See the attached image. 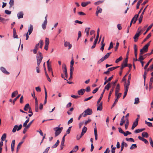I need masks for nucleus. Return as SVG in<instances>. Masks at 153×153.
Instances as JSON below:
<instances>
[{"instance_id":"6e6552de","label":"nucleus","mask_w":153,"mask_h":153,"mask_svg":"<svg viewBox=\"0 0 153 153\" xmlns=\"http://www.w3.org/2000/svg\"><path fill=\"white\" fill-rule=\"evenodd\" d=\"M43 44V41L40 40L39 42L36 45L35 48H42Z\"/></svg>"},{"instance_id":"603ef678","label":"nucleus","mask_w":153,"mask_h":153,"mask_svg":"<svg viewBox=\"0 0 153 153\" xmlns=\"http://www.w3.org/2000/svg\"><path fill=\"white\" fill-rule=\"evenodd\" d=\"M129 124V122L128 121V119H127V120L126 122V124L125 125V128L126 130L128 129Z\"/></svg>"},{"instance_id":"39448f33","label":"nucleus","mask_w":153,"mask_h":153,"mask_svg":"<svg viewBox=\"0 0 153 153\" xmlns=\"http://www.w3.org/2000/svg\"><path fill=\"white\" fill-rule=\"evenodd\" d=\"M22 124H20L19 126L17 125H15L12 130V132L13 133L15 132L16 130L18 131L20 130L22 128Z\"/></svg>"},{"instance_id":"6e6d98bb","label":"nucleus","mask_w":153,"mask_h":153,"mask_svg":"<svg viewBox=\"0 0 153 153\" xmlns=\"http://www.w3.org/2000/svg\"><path fill=\"white\" fill-rule=\"evenodd\" d=\"M128 64H124L123 63L121 65V67L120 68V69L121 70H122L125 67L127 66Z\"/></svg>"},{"instance_id":"37998d69","label":"nucleus","mask_w":153,"mask_h":153,"mask_svg":"<svg viewBox=\"0 0 153 153\" xmlns=\"http://www.w3.org/2000/svg\"><path fill=\"white\" fill-rule=\"evenodd\" d=\"M143 0H139L138 1L136 6L137 9H138L139 8V6L140 4V3L142 2Z\"/></svg>"},{"instance_id":"338daca9","label":"nucleus","mask_w":153,"mask_h":153,"mask_svg":"<svg viewBox=\"0 0 153 153\" xmlns=\"http://www.w3.org/2000/svg\"><path fill=\"white\" fill-rule=\"evenodd\" d=\"M149 142L151 146L153 148V141L151 137L149 138Z\"/></svg>"},{"instance_id":"7c9ffc66","label":"nucleus","mask_w":153,"mask_h":153,"mask_svg":"<svg viewBox=\"0 0 153 153\" xmlns=\"http://www.w3.org/2000/svg\"><path fill=\"white\" fill-rule=\"evenodd\" d=\"M47 21H46V20H45L43 23L42 24V28L45 29L46 28V26L47 25Z\"/></svg>"},{"instance_id":"f257e3e1","label":"nucleus","mask_w":153,"mask_h":153,"mask_svg":"<svg viewBox=\"0 0 153 153\" xmlns=\"http://www.w3.org/2000/svg\"><path fill=\"white\" fill-rule=\"evenodd\" d=\"M142 29L141 27H139L137 30V33L134 37L135 42H136L138 39V37L142 34Z\"/></svg>"},{"instance_id":"49530a36","label":"nucleus","mask_w":153,"mask_h":153,"mask_svg":"<svg viewBox=\"0 0 153 153\" xmlns=\"http://www.w3.org/2000/svg\"><path fill=\"white\" fill-rule=\"evenodd\" d=\"M145 123L149 127H152V123H151L148 122L146 120H145Z\"/></svg>"},{"instance_id":"1a4fd4ad","label":"nucleus","mask_w":153,"mask_h":153,"mask_svg":"<svg viewBox=\"0 0 153 153\" xmlns=\"http://www.w3.org/2000/svg\"><path fill=\"white\" fill-rule=\"evenodd\" d=\"M102 9L99 6H98L97 8V10L96 12V15L97 16H98L99 13H101L102 12Z\"/></svg>"},{"instance_id":"58836bf2","label":"nucleus","mask_w":153,"mask_h":153,"mask_svg":"<svg viewBox=\"0 0 153 153\" xmlns=\"http://www.w3.org/2000/svg\"><path fill=\"white\" fill-rule=\"evenodd\" d=\"M18 94V92L17 91H16L13 92L12 94L11 97H14L17 94Z\"/></svg>"},{"instance_id":"69168bd1","label":"nucleus","mask_w":153,"mask_h":153,"mask_svg":"<svg viewBox=\"0 0 153 153\" xmlns=\"http://www.w3.org/2000/svg\"><path fill=\"white\" fill-rule=\"evenodd\" d=\"M131 134V132H129L128 131H127L126 132H124V133L123 134L125 136H127L128 134Z\"/></svg>"},{"instance_id":"393cba45","label":"nucleus","mask_w":153,"mask_h":153,"mask_svg":"<svg viewBox=\"0 0 153 153\" xmlns=\"http://www.w3.org/2000/svg\"><path fill=\"white\" fill-rule=\"evenodd\" d=\"M120 90V85L119 84H118L117 85L116 88L115 93H118Z\"/></svg>"},{"instance_id":"a211bd4d","label":"nucleus","mask_w":153,"mask_h":153,"mask_svg":"<svg viewBox=\"0 0 153 153\" xmlns=\"http://www.w3.org/2000/svg\"><path fill=\"white\" fill-rule=\"evenodd\" d=\"M124 87L125 91L123 96V98H124L126 96L129 88V87L126 86H124Z\"/></svg>"},{"instance_id":"412c9836","label":"nucleus","mask_w":153,"mask_h":153,"mask_svg":"<svg viewBox=\"0 0 153 153\" xmlns=\"http://www.w3.org/2000/svg\"><path fill=\"white\" fill-rule=\"evenodd\" d=\"M87 129V128L86 127L84 126L83 127L81 133L82 134V136H83L85 133L86 132Z\"/></svg>"},{"instance_id":"a18cd8bd","label":"nucleus","mask_w":153,"mask_h":153,"mask_svg":"<svg viewBox=\"0 0 153 153\" xmlns=\"http://www.w3.org/2000/svg\"><path fill=\"white\" fill-rule=\"evenodd\" d=\"M29 122V118H28L27 120L25 121V122L23 124V126L25 128H26V126H27V123Z\"/></svg>"},{"instance_id":"cd10ccee","label":"nucleus","mask_w":153,"mask_h":153,"mask_svg":"<svg viewBox=\"0 0 153 153\" xmlns=\"http://www.w3.org/2000/svg\"><path fill=\"white\" fill-rule=\"evenodd\" d=\"M13 36L14 38H18V36L16 35V30L15 28L13 29Z\"/></svg>"},{"instance_id":"5701e85b","label":"nucleus","mask_w":153,"mask_h":153,"mask_svg":"<svg viewBox=\"0 0 153 153\" xmlns=\"http://www.w3.org/2000/svg\"><path fill=\"white\" fill-rule=\"evenodd\" d=\"M91 3L90 1H87V2H82L81 3V5L83 7H85L88 4H90Z\"/></svg>"},{"instance_id":"c85d7f7f","label":"nucleus","mask_w":153,"mask_h":153,"mask_svg":"<svg viewBox=\"0 0 153 153\" xmlns=\"http://www.w3.org/2000/svg\"><path fill=\"white\" fill-rule=\"evenodd\" d=\"M65 47H68L69 48H71L72 47V45L70 44L69 42H66L65 43Z\"/></svg>"},{"instance_id":"4be33fe9","label":"nucleus","mask_w":153,"mask_h":153,"mask_svg":"<svg viewBox=\"0 0 153 153\" xmlns=\"http://www.w3.org/2000/svg\"><path fill=\"white\" fill-rule=\"evenodd\" d=\"M148 49V48H142L140 51V55H143L144 53L147 52Z\"/></svg>"},{"instance_id":"052dcab7","label":"nucleus","mask_w":153,"mask_h":153,"mask_svg":"<svg viewBox=\"0 0 153 153\" xmlns=\"http://www.w3.org/2000/svg\"><path fill=\"white\" fill-rule=\"evenodd\" d=\"M20 96V94L18 95L17 97L15 98L13 100V105L14 104L15 101L18 99Z\"/></svg>"},{"instance_id":"20e7f679","label":"nucleus","mask_w":153,"mask_h":153,"mask_svg":"<svg viewBox=\"0 0 153 153\" xmlns=\"http://www.w3.org/2000/svg\"><path fill=\"white\" fill-rule=\"evenodd\" d=\"M83 114V117H85L88 115L91 114H92V110L91 109L88 108L84 111Z\"/></svg>"},{"instance_id":"3c124183","label":"nucleus","mask_w":153,"mask_h":153,"mask_svg":"<svg viewBox=\"0 0 153 153\" xmlns=\"http://www.w3.org/2000/svg\"><path fill=\"white\" fill-rule=\"evenodd\" d=\"M14 3V0H10V2H9V4H10V7H11L13 5Z\"/></svg>"},{"instance_id":"473e14b6","label":"nucleus","mask_w":153,"mask_h":153,"mask_svg":"<svg viewBox=\"0 0 153 153\" xmlns=\"http://www.w3.org/2000/svg\"><path fill=\"white\" fill-rule=\"evenodd\" d=\"M23 143V142H21L19 143L16 149L17 152H18L19 149H20V148L21 145Z\"/></svg>"},{"instance_id":"b1692460","label":"nucleus","mask_w":153,"mask_h":153,"mask_svg":"<svg viewBox=\"0 0 153 153\" xmlns=\"http://www.w3.org/2000/svg\"><path fill=\"white\" fill-rule=\"evenodd\" d=\"M145 130V128L138 129L135 130L134 132L136 133H137L139 132H140L143 131Z\"/></svg>"},{"instance_id":"423d86ee","label":"nucleus","mask_w":153,"mask_h":153,"mask_svg":"<svg viewBox=\"0 0 153 153\" xmlns=\"http://www.w3.org/2000/svg\"><path fill=\"white\" fill-rule=\"evenodd\" d=\"M102 102H101L100 103H98V101L97 102V110L101 111L102 109Z\"/></svg>"},{"instance_id":"09e8293b","label":"nucleus","mask_w":153,"mask_h":153,"mask_svg":"<svg viewBox=\"0 0 153 153\" xmlns=\"http://www.w3.org/2000/svg\"><path fill=\"white\" fill-rule=\"evenodd\" d=\"M90 29V27H86L85 29V31L86 32V35L87 36H88L89 35V30Z\"/></svg>"},{"instance_id":"7ed1b4c3","label":"nucleus","mask_w":153,"mask_h":153,"mask_svg":"<svg viewBox=\"0 0 153 153\" xmlns=\"http://www.w3.org/2000/svg\"><path fill=\"white\" fill-rule=\"evenodd\" d=\"M38 54L39 55H37L36 56L37 65L38 66H39L43 58L42 55L41 53L40 52H39Z\"/></svg>"},{"instance_id":"0eeeda50","label":"nucleus","mask_w":153,"mask_h":153,"mask_svg":"<svg viewBox=\"0 0 153 153\" xmlns=\"http://www.w3.org/2000/svg\"><path fill=\"white\" fill-rule=\"evenodd\" d=\"M139 118H137L135 120V121L133 122L131 129L133 130L138 125Z\"/></svg>"},{"instance_id":"bf43d9fd","label":"nucleus","mask_w":153,"mask_h":153,"mask_svg":"<svg viewBox=\"0 0 153 153\" xmlns=\"http://www.w3.org/2000/svg\"><path fill=\"white\" fill-rule=\"evenodd\" d=\"M111 152L112 153H114L115 152V149H116V147H113V145H112L111 146Z\"/></svg>"},{"instance_id":"e433bc0d","label":"nucleus","mask_w":153,"mask_h":153,"mask_svg":"<svg viewBox=\"0 0 153 153\" xmlns=\"http://www.w3.org/2000/svg\"><path fill=\"white\" fill-rule=\"evenodd\" d=\"M110 83H108L107 84L105 87L104 89L105 90L106 89L107 90H108L109 88L110 87Z\"/></svg>"},{"instance_id":"a878e982","label":"nucleus","mask_w":153,"mask_h":153,"mask_svg":"<svg viewBox=\"0 0 153 153\" xmlns=\"http://www.w3.org/2000/svg\"><path fill=\"white\" fill-rule=\"evenodd\" d=\"M105 92V89H104L103 90V92H102V93L101 94V96H100V98H99V99H98V100L97 101L98 103H100V102L101 99H102V98L103 94H104Z\"/></svg>"},{"instance_id":"c756f323","label":"nucleus","mask_w":153,"mask_h":153,"mask_svg":"<svg viewBox=\"0 0 153 153\" xmlns=\"http://www.w3.org/2000/svg\"><path fill=\"white\" fill-rule=\"evenodd\" d=\"M153 26V24H152L150 25L149 27L147 28L146 32L143 33L144 35H145L148 31Z\"/></svg>"},{"instance_id":"72a5a7b5","label":"nucleus","mask_w":153,"mask_h":153,"mask_svg":"<svg viewBox=\"0 0 153 153\" xmlns=\"http://www.w3.org/2000/svg\"><path fill=\"white\" fill-rule=\"evenodd\" d=\"M124 118L125 117L124 116H123L121 119L120 123V125L121 126H122L124 123L125 122V121L124 120Z\"/></svg>"},{"instance_id":"f704fd0d","label":"nucleus","mask_w":153,"mask_h":153,"mask_svg":"<svg viewBox=\"0 0 153 153\" xmlns=\"http://www.w3.org/2000/svg\"><path fill=\"white\" fill-rule=\"evenodd\" d=\"M114 90V88H112L110 90V92H109V94L108 95V101L109 100L111 96V94L112 93L113 91Z\"/></svg>"},{"instance_id":"f8f14e48","label":"nucleus","mask_w":153,"mask_h":153,"mask_svg":"<svg viewBox=\"0 0 153 153\" xmlns=\"http://www.w3.org/2000/svg\"><path fill=\"white\" fill-rule=\"evenodd\" d=\"M131 74H130L128 76V80H127V83H126V84H124V86H126L127 87H129V85H130V80L131 79Z\"/></svg>"},{"instance_id":"79ce46f5","label":"nucleus","mask_w":153,"mask_h":153,"mask_svg":"<svg viewBox=\"0 0 153 153\" xmlns=\"http://www.w3.org/2000/svg\"><path fill=\"white\" fill-rule=\"evenodd\" d=\"M122 94L121 93H115V95L116 98L119 99L121 96Z\"/></svg>"},{"instance_id":"0e129e2a","label":"nucleus","mask_w":153,"mask_h":153,"mask_svg":"<svg viewBox=\"0 0 153 153\" xmlns=\"http://www.w3.org/2000/svg\"><path fill=\"white\" fill-rule=\"evenodd\" d=\"M78 146H76L73 150L75 152H76L78 150Z\"/></svg>"},{"instance_id":"8fccbe9b","label":"nucleus","mask_w":153,"mask_h":153,"mask_svg":"<svg viewBox=\"0 0 153 153\" xmlns=\"http://www.w3.org/2000/svg\"><path fill=\"white\" fill-rule=\"evenodd\" d=\"M45 75H46V77H47V80L50 82H51V80L50 79V77H49V76H48V74H47L46 70H45Z\"/></svg>"},{"instance_id":"774afa93","label":"nucleus","mask_w":153,"mask_h":153,"mask_svg":"<svg viewBox=\"0 0 153 153\" xmlns=\"http://www.w3.org/2000/svg\"><path fill=\"white\" fill-rule=\"evenodd\" d=\"M105 60V59L103 57H102L101 59H100L99 61H98L97 63L100 64V63H101L102 62L104 61Z\"/></svg>"},{"instance_id":"5fc2aeb1","label":"nucleus","mask_w":153,"mask_h":153,"mask_svg":"<svg viewBox=\"0 0 153 153\" xmlns=\"http://www.w3.org/2000/svg\"><path fill=\"white\" fill-rule=\"evenodd\" d=\"M126 140L127 141L133 142H134V139L132 138H126Z\"/></svg>"},{"instance_id":"680f3d73","label":"nucleus","mask_w":153,"mask_h":153,"mask_svg":"<svg viewBox=\"0 0 153 153\" xmlns=\"http://www.w3.org/2000/svg\"><path fill=\"white\" fill-rule=\"evenodd\" d=\"M151 33H149L148 34V35L143 40V42H145L146 41L147 39H148L151 36Z\"/></svg>"},{"instance_id":"f03ea898","label":"nucleus","mask_w":153,"mask_h":153,"mask_svg":"<svg viewBox=\"0 0 153 153\" xmlns=\"http://www.w3.org/2000/svg\"><path fill=\"white\" fill-rule=\"evenodd\" d=\"M59 127H55L53 128L54 130L55 131V134L56 137L59 135L62 130L63 127H59Z\"/></svg>"},{"instance_id":"f3484780","label":"nucleus","mask_w":153,"mask_h":153,"mask_svg":"<svg viewBox=\"0 0 153 153\" xmlns=\"http://www.w3.org/2000/svg\"><path fill=\"white\" fill-rule=\"evenodd\" d=\"M24 14L22 12H19L17 14V17L18 19L22 18H23Z\"/></svg>"},{"instance_id":"4d7b16f0","label":"nucleus","mask_w":153,"mask_h":153,"mask_svg":"<svg viewBox=\"0 0 153 153\" xmlns=\"http://www.w3.org/2000/svg\"><path fill=\"white\" fill-rule=\"evenodd\" d=\"M103 1H99L94 3V4L96 5H98L103 2Z\"/></svg>"},{"instance_id":"e2e57ef3","label":"nucleus","mask_w":153,"mask_h":153,"mask_svg":"<svg viewBox=\"0 0 153 153\" xmlns=\"http://www.w3.org/2000/svg\"><path fill=\"white\" fill-rule=\"evenodd\" d=\"M122 56H120V57H119L117 59L116 61L115 62L116 63H117L119 62L120 61H121L122 59Z\"/></svg>"},{"instance_id":"ea45409f","label":"nucleus","mask_w":153,"mask_h":153,"mask_svg":"<svg viewBox=\"0 0 153 153\" xmlns=\"http://www.w3.org/2000/svg\"><path fill=\"white\" fill-rule=\"evenodd\" d=\"M152 58L151 59H150L149 60V61L146 64V65H145V67H144V69L145 70H146L147 69V67H148V66L149 65V63L152 62Z\"/></svg>"},{"instance_id":"aec40b11","label":"nucleus","mask_w":153,"mask_h":153,"mask_svg":"<svg viewBox=\"0 0 153 153\" xmlns=\"http://www.w3.org/2000/svg\"><path fill=\"white\" fill-rule=\"evenodd\" d=\"M139 14H136L133 17V18L132 19L131 21H132L133 22V21L134 22V23H135L136 21L137 20V18L138 17Z\"/></svg>"},{"instance_id":"4c0bfd02","label":"nucleus","mask_w":153,"mask_h":153,"mask_svg":"<svg viewBox=\"0 0 153 153\" xmlns=\"http://www.w3.org/2000/svg\"><path fill=\"white\" fill-rule=\"evenodd\" d=\"M59 143V140H58L57 141V142H56V143H55V144L52 146V148H56V147L58 145Z\"/></svg>"},{"instance_id":"9d476101","label":"nucleus","mask_w":153,"mask_h":153,"mask_svg":"<svg viewBox=\"0 0 153 153\" xmlns=\"http://www.w3.org/2000/svg\"><path fill=\"white\" fill-rule=\"evenodd\" d=\"M138 138L139 140L143 141L145 144H149L148 141L144 138L141 137L140 136L138 137Z\"/></svg>"},{"instance_id":"bb28decb","label":"nucleus","mask_w":153,"mask_h":153,"mask_svg":"<svg viewBox=\"0 0 153 153\" xmlns=\"http://www.w3.org/2000/svg\"><path fill=\"white\" fill-rule=\"evenodd\" d=\"M142 136L143 137L147 138L149 137V134L146 132H143L142 134Z\"/></svg>"},{"instance_id":"9b49d317","label":"nucleus","mask_w":153,"mask_h":153,"mask_svg":"<svg viewBox=\"0 0 153 153\" xmlns=\"http://www.w3.org/2000/svg\"><path fill=\"white\" fill-rule=\"evenodd\" d=\"M33 29V26L31 25H30L29 27L28 32H27L29 33V35H30L32 32Z\"/></svg>"},{"instance_id":"ddd939ff","label":"nucleus","mask_w":153,"mask_h":153,"mask_svg":"<svg viewBox=\"0 0 153 153\" xmlns=\"http://www.w3.org/2000/svg\"><path fill=\"white\" fill-rule=\"evenodd\" d=\"M49 43V39L48 38H46L45 40V45L44 48H48Z\"/></svg>"},{"instance_id":"a19ab883","label":"nucleus","mask_w":153,"mask_h":153,"mask_svg":"<svg viewBox=\"0 0 153 153\" xmlns=\"http://www.w3.org/2000/svg\"><path fill=\"white\" fill-rule=\"evenodd\" d=\"M6 137V134L5 133H4L3 134L1 138V140L2 141H4L5 140V139Z\"/></svg>"},{"instance_id":"4468645a","label":"nucleus","mask_w":153,"mask_h":153,"mask_svg":"<svg viewBox=\"0 0 153 153\" xmlns=\"http://www.w3.org/2000/svg\"><path fill=\"white\" fill-rule=\"evenodd\" d=\"M85 90L83 88L79 90L78 91V94L79 95H82L84 94Z\"/></svg>"},{"instance_id":"6ab92c4d","label":"nucleus","mask_w":153,"mask_h":153,"mask_svg":"<svg viewBox=\"0 0 153 153\" xmlns=\"http://www.w3.org/2000/svg\"><path fill=\"white\" fill-rule=\"evenodd\" d=\"M1 71L4 73L6 74H9V73L7 72L5 68L3 67H1L0 68Z\"/></svg>"},{"instance_id":"c9c22d12","label":"nucleus","mask_w":153,"mask_h":153,"mask_svg":"<svg viewBox=\"0 0 153 153\" xmlns=\"http://www.w3.org/2000/svg\"><path fill=\"white\" fill-rule=\"evenodd\" d=\"M62 69L64 72H67L66 66L65 64H63L62 66Z\"/></svg>"},{"instance_id":"de8ad7c7","label":"nucleus","mask_w":153,"mask_h":153,"mask_svg":"<svg viewBox=\"0 0 153 153\" xmlns=\"http://www.w3.org/2000/svg\"><path fill=\"white\" fill-rule=\"evenodd\" d=\"M47 67H48V71L50 72H51L52 76H53V71H52V68H51V65L48 66H47Z\"/></svg>"},{"instance_id":"2eb2a0df","label":"nucleus","mask_w":153,"mask_h":153,"mask_svg":"<svg viewBox=\"0 0 153 153\" xmlns=\"http://www.w3.org/2000/svg\"><path fill=\"white\" fill-rule=\"evenodd\" d=\"M15 140H13L12 141L11 144V149L12 152H13L14 150L15 145Z\"/></svg>"},{"instance_id":"dca6fc26","label":"nucleus","mask_w":153,"mask_h":153,"mask_svg":"<svg viewBox=\"0 0 153 153\" xmlns=\"http://www.w3.org/2000/svg\"><path fill=\"white\" fill-rule=\"evenodd\" d=\"M45 89V99L44 102V104H46L47 101V93L46 91V89L45 87H44Z\"/></svg>"},{"instance_id":"864d4df0","label":"nucleus","mask_w":153,"mask_h":153,"mask_svg":"<svg viewBox=\"0 0 153 153\" xmlns=\"http://www.w3.org/2000/svg\"><path fill=\"white\" fill-rule=\"evenodd\" d=\"M111 52H109L107 53L103 57L105 59H106L109 56L110 54L111 53Z\"/></svg>"},{"instance_id":"13d9d810","label":"nucleus","mask_w":153,"mask_h":153,"mask_svg":"<svg viewBox=\"0 0 153 153\" xmlns=\"http://www.w3.org/2000/svg\"><path fill=\"white\" fill-rule=\"evenodd\" d=\"M137 147L136 144H133L131 145V146L130 147V149L131 150H132L134 148H136Z\"/></svg>"},{"instance_id":"2f4dec72","label":"nucleus","mask_w":153,"mask_h":153,"mask_svg":"<svg viewBox=\"0 0 153 153\" xmlns=\"http://www.w3.org/2000/svg\"><path fill=\"white\" fill-rule=\"evenodd\" d=\"M30 108V107L29 106V105L28 103L25 106L24 110L25 111H27L28 109H29Z\"/></svg>"},{"instance_id":"c03bdc74","label":"nucleus","mask_w":153,"mask_h":153,"mask_svg":"<svg viewBox=\"0 0 153 153\" xmlns=\"http://www.w3.org/2000/svg\"><path fill=\"white\" fill-rule=\"evenodd\" d=\"M139 99L138 97L135 98L134 99V104H137L139 102Z\"/></svg>"}]
</instances>
